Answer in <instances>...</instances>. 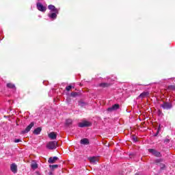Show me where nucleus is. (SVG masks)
<instances>
[{"instance_id": "1", "label": "nucleus", "mask_w": 175, "mask_h": 175, "mask_svg": "<svg viewBox=\"0 0 175 175\" xmlns=\"http://www.w3.org/2000/svg\"><path fill=\"white\" fill-rule=\"evenodd\" d=\"M116 79H113L110 77H107V83H101L99 84V87H101V88H108V87H110L111 84H113L112 81H114Z\"/></svg>"}, {"instance_id": "2", "label": "nucleus", "mask_w": 175, "mask_h": 175, "mask_svg": "<svg viewBox=\"0 0 175 175\" xmlns=\"http://www.w3.org/2000/svg\"><path fill=\"white\" fill-rule=\"evenodd\" d=\"M57 146H58V142L56 141H51L46 144V148H48V150H55Z\"/></svg>"}, {"instance_id": "3", "label": "nucleus", "mask_w": 175, "mask_h": 175, "mask_svg": "<svg viewBox=\"0 0 175 175\" xmlns=\"http://www.w3.org/2000/svg\"><path fill=\"white\" fill-rule=\"evenodd\" d=\"M160 107H161L163 110H170L173 107V105L172 103L163 102L160 105Z\"/></svg>"}, {"instance_id": "4", "label": "nucleus", "mask_w": 175, "mask_h": 175, "mask_svg": "<svg viewBox=\"0 0 175 175\" xmlns=\"http://www.w3.org/2000/svg\"><path fill=\"white\" fill-rule=\"evenodd\" d=\"M148 152H150L152 155L157 157V158H161V157H162L161 152L155 149H148Z\"/></svg>"}, {"instance_id": "5", "label": "nucleus", "mask_w": 175, "mask_h": 175, "mask_svg": "<svg viewBox=\"0 0 175 175\" xmlns=\"http://www.w3.org/2000/svg\"><path fill=\"white\" fill-rule=\"evenodd\" d=\"M91 125H92V124L90 122H88L87 120H85L82 122H79L78 124V126H79V128H85L88 126H91Z\"/></svg>"}, {"instance_id": "6", "label": "nucleus", "mask_w": 175, "mask_h": 175, "mask_svg": "<svg viewBox=\"0 0 175 175\" xmlns=\"http://www.w3.org/2000/svg\"><path fill=\"white\" fill-rule=\"evenodd\" d=\"M33 125H35V123L33 122H31L29 125H28L26 129L21 131L22 135H24L25 133H28L31 129H32Z\"/></svg>"}, {"instance_id": "7", "label": "nucleus", "mask_w": 175, "mask_h": 175, "mask_svg": "<svg viewBox=\"0 0 175 175\" xmlns=\"http://www.w3.org/2000/svg\"><path fill=\"white\" fill-rule=\"evenodd\" d=\"M36 6H37L38 10H39L40 12H42L43 13H44V12H46V10H47V8H46L45 6L41 4L40 2H38L36 3Z\"/></svg>"}, {"instance_id": "8", "label": "nucleus", "mask_w": 175, "mask_h": 175, "mask_svg": "<svg viewBox=\"0 0 175 175\" xmlns=\"http://www.w3.org/2000/svg\"><path fill=\"white\" fill-rule=\"evenodd\" d=\"M48 9L51 11V13H59V8H55L53 5H49Z\"/></svg>"}, {"instance_id": "9", "label": "nucleus", "mask_w": 175, "mask_h": 175, "mask_svg": "<svg viewBox=\"0 0 175 175\" xmlns=\"http://www.w3.org/2000/svg\"><path fill=\"white\" fill-rule=\"evenodd\" d=\"M120 109V105L118 104H115L112 105L111 107H109L107 109V111H109L111 113V111H116V110H118Z\"/></svg>"}, {"instance_id": "10", "label": "nucleus", "mask_w": 175, "mask_h": 175, "mask_svg": "<svg viewBox=\"0 0 175 175\" xmlns=\"http://www.w3.org/2000/svg\"><path fill=\"white\" fill-rule=\"evenodd\" d=\"M81 144H83V146H88L90 144V139L87 138L81 139L80 141Z\"/></svg>"}, {"instance_id": "11", "label": "nucleus", "mask_w": 175, "mask_h": 175, "mask_svg": "<svg viewBox=\"0 0 175 175\" xmlns=\"http://www.w3.org/2000/svg\"><path fill=\"white\" fill-rule=\"evenodd\" d=\"M57 14H59V13L51 12L48 14V17H49V18H51L52 20H55V18H57Z\"/></svg>"}, {"instance_id": "12", "label": "nucleus", "mask_w": 175, "mask_h": 175, "mask_svg": "<svg viewBox=\"0 0 175 175\" xmlns=\"http://www.w3.org/2000/svg\"><path fill=\"white\" fill-rule=\"evenodd\" d=\"M10 170L12 173H17V165H16V163H12L10 166Z\"/></svg>"}, {"instance_id": "13", "label": "nucleus", "mask_w": 175, "mask_h": 175, "mask_svg": "<svg viewBox=\"0 0 175 175\" xmlns=\"http://www.w3.org/2000/svg\"><path fill=\"white\" fill-rule=\"evenodd\" d=\"M48 136L51 140H55L57 139V134L54 132L50 133Z\"/></svg>"}, {"instance_id": "14", "label": "nucleus", "mask_w": 175, "mask_h": 175, "mask_svg": "<svg viewBox=\"0 0 175 175\" xmlns=\"http://www.w3.org/2000/svg\"><path fill=\"white\" fill-rule=\"evenodd\" d=\"M149 95H150V92H144L139 96V98H141V99H144V98H146V96H148Z\"/></svg>"}, {"instance_id": "15", "label": "nucleus", "mask_w": 175, "mask_h": 175, "mask_svg": "<svg viewBox=\"0 0 175 175\" xmlns=\"http://www.w3.org/2000/svg\"><path fill=\"white\" fill-rule=\"evenodd\" d=\"M89 161H90V163H93V165H96V162H98V158L96 157H92L89 158Z\"/></svg>"}, {"instance_id": "16", "label": "nucleus", "mask_w": 175, "mask_h": 175, "mask_svg": "<svg viewBox=\"0 0 175 175\" xmlns=\"http://www.w3.org/2000/svg\"><path fill=\"white\" fill-rule=\"evenodd\" d=\"M55 161H58V158L57 157H50L48 160L49 163H54Z\"/></svg>"}, {"instance_id": "17", "label": "nucleus", "mask_w": 175, "mask_h": 175, "mask_svg": "<svg viewBox=\"0 0 175 175\" xmlns=\"http://www.w3.org/2000/svg\"><path fill=\"white\" fill-rule=\"evenodd\" d=\"M7 88L16 91V85L12 83H7Z\"/></svg>"}, {"instance_id": "18", "label": "nucleus", "mask_w": 175, "mask_h": 175, "mask_svg": "<svg viewBox=\"0 0 175 175\" xmlns=\"http://www.w3.org/2000/svg\"><path fill=\"white\" fill-rule=\"evenodd\" d=\"M42 132V129L40 127H38L34 129L33 133L34 135H39Z\"/></svg>"}, {"instance_id": "19", "label": "nucleus", "mask_w": 175, "mask_h": 175, "mask_svg": "<svg viewBox=\"0 0 175 175\" xmlns=\"http://www.w3.org/2000/svg\"><path fill=\"white\" fill-rule=\"evenodd\" d=\"M72 122H73V120H72V119H67L66 120V125L67 126H69V125H72Z\"/></svg>"}, {"instance_id": "20", "label": "nucleus", "mask_w": 175, "mask_h": 175, "mask_svg": "<svg viewBox=\"0 0 175 175\" xmlns=\"http://www.w3.org/2000/svg\"><path fill=\"white\" fill-rule=\"evenodd\" d=\"M162 162H163V159H157L154 160V163H156V165H158L159 163H162Z\"/></svg>"}, {"instance_id": "21", "label": "nucleus", "mask_w": 175, "mask_h": 175, "mask_svg": "<svg viewBox=\"0 0 175 175\" xmlns=\"http://www.w3.org/2000/svg\"><path fill=\"white\" fill-rule=\"evenodd\" d=\"M31 169H38V163L33 162L31 163Z\"/></svg>"}, {"instance_id": "22", "label": "nucleus", "mask_w": 175, "mask_h": 175, "mask_svg": "<svg viewBox=\"0 0 175 175\" xmlns=\"http://www.w3.org/2000/svg\"><path fill=\"white\" fill-rule=\"evenodd\" d=\"M70 95L73 98H75V96H79V93H77L76 92H71Z\"/></svg>"}, {"instance_id": "23", "label": "nucleus", "mask_w": 175, "mask_h": 175, "mask_svg": "<svg viewBox=\"0 0 175 175\" xmlns=\"http://www.w3.org/2000/svg\"><path fill=\"white\" fill-rule=\"evenodd\" d=\"M169 90H172L173 91H175V85H170L168 86Z\"/></svg>"}, {"instance_id": "24", "label": "nucleus", "mask_w": 175, "mask_h": 175, "mask_svg": "<svg viewBox=\"0 0 175 175\" xmlns=\"http://www.w3.org/2000/svg\"><path fill=\"white\" fill-rule=\"evenodd\" d=\"M159 166H160V169L161 170H163V169H165V167H166V165L163 163H160Z\"/></svg>"}, {"instance_id": "25", "label": "nucleus", "mask_w": 175, "mask_h": 175, "mask_svg": "<svg viewBox=\"0 0 175 175\" xmlns=\"http://www.w3.org/2000/svg\"><path fill=\"white\" fill-rule=\"evenodd\" d=\"M170 142V139L166 138L163 140V142L165 144H168V143Z\"/></svg>"}, {"instance_id": "26", "label": "nucleus", "mask_w": 175, "mask_h": 175, "mask_svg": "<svg viewBox=\"0 0 175 175\" xmlns=\"http://www.w3.org/2000/svg\"><path fill=\"white\" fill-rule=\"evenodd\" d=\"M70 90H72V85H68L66 88V91H70Z\"/></svg>"}, {"instance_id": "27", "label": "nucleus", "mask_w": 175, "mask_h": 175, "mask_svg": "<svg viewBox=\"0 0 175 175\" xmlns=\"http://www.w3.org/2000/svg\"><path fill=\"white\" fill-rule=\"evenodd\" d=\"M132 140H133V142H134L135 143H136V142H137V138H136V137H135V136H133Z\"/></svg>"}, {"instance_id": "28", "label": "nucleus", "mask_w": 175, "mask_h": 175, "mask_svg": "<svg viewBox=\"0 0 175 175\" xmlns=\"http://www.w3.org/2000/svg\"><path fill=\"white\" fill-rule=\"evenodd\" d=\"M14 142V143H20L21 142V139H15Z\"/></svg>"}, {"instance_id": "29", "label": "nucleus", "mask_w": 175, "mask_h": 175, "mask_svg": "<svg viewBox=\"0 0 175 175\" xmlns=\"http://www.w3.org/2000/svg\"><path fill=\"white\" fill-rule=\"evenodd\" d=\"M51 167L52 169H57V167H58V165H53Z\"/></svg>"}, {"instance_id": "30", "label": "nucleus", "mask_w": 175, "mask_h": 175, "mask_svg": "<svg viewBox=\"0 0 175 175\" xmlns=\"http://www.w3.org/2000/svg\"><path fill=\"white\" fill-rule=\"evenodd\" d=\"M158 114H159V116L162 115V114H163V113H162V111L159 110V111H158Z\"/></svg>"}, {"instance_id": "31", "label": "nucleus", "mask_w": 175, "mask_h": 175, "mask_svg": "<svg viewBox=\"0 0 175 175\" xmlns=\"http://www.w3.org/2000/svg\"><path fill=\"white\" fill-rule=\"evenodd\" d=\"M79 105H81V106H83V105H84V103L80 102V103H79Z\"/></svg>"}]
</instances>
